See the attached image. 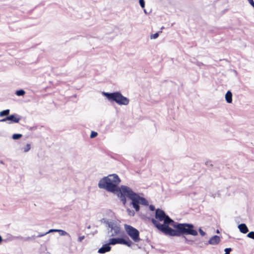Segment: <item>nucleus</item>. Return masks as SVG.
<instances>
[{
	"mask_svg": "<svg viewBox=\"0 0 254 254\" xmlns=\"http://www.w3.org/2000/svg\"><path fill=\"white\" fill-rule=\"evenodd\" d=\"M151 222L159 230L167 235L168 233L166 230L168 228L171 229L169 226L173 225L174 223L163 210L160 209L156 210L155 218L152 219Z\"/></svg>",
	"mask_w": 254,
	"mask_h": 254,
	"instance_id": "obj_1",
	"label": "nucleus"
},
{
	"mask_svg": "<svg viewBox=\"0 0 254 254\" xmlns=\"http://www.w3.org/2000/svg\"><path fill=\"white\" fill-rule=\"evenodd\" d=\"M120 182V179L117 175H109L100 180L98 187L110 192H118L120 190L118 185Z\"/></svg>",
	"mask_w": 254,
	"mask_h": 254,
	"instance_id": "obj_2",
	"label": "nucleus"
},
{
	"mask_svg": "<svg viewBox=\"0 0 254 254\" xmlns=\"http://www.w3.org/2000/svg\"><path fill=\"white\" fill-rule=\"evenodd\" d=\"M175 229L168 228L166 230L168 235L171 236H180L182 234L196 236L198 233L196 230L193 229V226L190 224L180 223L177 225H173Z\"/></svg>",
	"mask_w": 254,
	"mask_h": 254,
	"instance_id": "obj_3",
	"label": "nucleus"
},
{
	"mask_svg": "<svg viewBox=\"0 0 254 254\" xmlns=\"http://www.w3.org/2000/svg\"><path fill=\"white\" fill-rule=\"evenodd\" d=\"M103 94L111 101H115L119 105H127L129 103V100L123 96L120 92L112 93L104 92Z\"/></svg>",
	"mask_w": 254,
	"mask_h": 254,
	"instance_id": "obj_4",
	"label": "nucleus"
},
{
	"mask_svg": "<svg viewBox=\"0 0 254 254\" xmlns=\"http://www.w3.org/2000/svg\"><path fill=\"white\" fill-rule=\"evenodd\" d=\"M125 229L128 235L134 242H138L140 240L139 238V232L138 230L132 226L127 224L125 225Z\"/></svg>",
	"mask_w": 254,
	"mask_h": 254,
	"instance_id": "obj_5",
	"label": "nucleus"
},
{
	"mask_svg": "<svg viewBox=\"0 0 254 254\" xmlns=\"http://www.w3.org/2000/svg\"><path fill=\"white\" fill-rule=\"evenodd\" d=\"M117 244L126 245L130 247L132 245V242L127 238V240L123 238H112L109 240V244L114 245Z\"/></svg>",
	"mask_w": 254,
	"mask_h": 254,
	"instance_id": "obj_6",
	"label": "nucleus"
},
{
	"mask_svg": "<svg viewBox=\"0 0 254 254\" xmlns=\"http://www.w3.org/2000/svg\"><path fill=\"white\" fill-rule=\"evenodd\" d=\"M118 192H119L122 195L126 196L130 199L136 194L133 192L129 187L124 186H122L121 188H120V190Z\"/></svg>",
	"mask_w": 254,
	"mask_h": 254,
	"instance_id": "obj_7",
	"label": "nucleus"
},
{
	"mask_svg": "<svg viewBox=\"0 0 254 254\" xmlns=\"http://www.w3.org/2000/svg\"><path fill=\"white\" fill-rule=\"evenodd\" d=\"M20 118L18 117L17 115H11L8 116L4 119H1L0 121L2 122H6V121H11L10 123H17L19 122Z\"/></svg>",
	"mask_w": 254,
	"mask_h": 254,
	"instance_id": "obj_8",
	"label": "nucleus"
},
{
	"mask_svg": "<svg viewBox=\"0 0 254 254\" xmlns=\"http://www.w3.org/2000/svg\"><path fill=\"white\" fill-rule=\"evenodd\" d=\"M138 195L135 194L130 198L132 201L131 203L133 205V207L136 211H138L139 210V199H138Z\"/></svg>",
	"mask_w": 254,
	"mask_h": 254,
	"instance_id": "obj_9",
	"label": "nucleus"
},
{
	"mask_svg": "<svg viewBox=\"0 0 254 254\" xmlns=\"http://www.w3.org/2000/svg\"><path fill=\"white\" fill-rule=\"evenodd\" d=\"M110 245L109 243L104 245L100 249H99L98 253L100 254H104L106 252H109L111 249Z\"/></svg>",
	"mask_w": 254,
	"mask_h": 254,
	"instance_id": "obj_10",
	"label": "nucleus"
},
{
	"mask_svg": "<svg viewBox=\"0 0 254 254\" xmlns=\"http://www.w3.org/2000/svg\"><path fill=\"white\" fill-rule=\"evenodd\" d=\"M220 241V237L218 236H214L211 237L209 240V243L211 245H217L219 244Z\"/></svg>",
	"mask_w": 254,
	"mask_h": 254,
	"instance_id": "obj_11",
	"label": "nucleus"
},
{
	"mask_svg": "<svg viewBox=\"0 0 254 254\" xmlns=\"http://www.w3.org/2000/svg\"><path fill=\"white\" fill-rule=\"evenodd\" d=\"M241 232L246 234L248 232V228L245 224H241L238 226Z\"/></svg>",
	"mask_w": 254,
	"mask_h": 254,
	"instance_id": "obj_12",
	"label": "nucleus"
},
{
	"mask_svg": "<svg viewBox=\"0 0 254 254\" xmlns=\"http://www.w3.org/2000/svg\"><path fill=\"white\" fill-rule=\"evenodd\" d=\"M225 99L229 103H231L232 102V94L231 91H228L225 95Z\"/></svg>",
	"mask_w": 254,
	"mask_h": 254,
	"instance_id": "obj_13",
	"label": "nucleus"
},
{
	"mask_svg": "<svg viewBox=\"0 0 254 254\" xmlns=\"http://www.w3.org/2000/svg\"><path fill=\"white\" fill-rule=\"evenodd\" d=\"M138 199L139 201V204L147 205H148V202L146 199L143 197H140L138 195Z\"/></svg>",
	"mask_w": 254,
	"mask_h": 254,
	"instance_id": "obj_14",
	"label": "nucleus"
},
{
	"mask_svg": "<svg viewBox=\"0 0 254 254\" xmlns=\"http://www.w3.org/2000/svg\"><path fill=\"white\" fill-rule=\"evenodd\" d=\"M111 229L114 231V233L112 235V236L118 235L120 232V228L118 226L112 227Z\"/></svg>",
	"mask_w": 254,
	"mask_h": 254,
	"instance_id": "obj_15",
	"label": "nucleus"
},
{
	"mask_svg": "<svg viewBox=\"0 0 254 254\" xmlns=\"http://www.w3.org/2000/svg\"><path fill=\"white\" fill-rule=\"evenodd\" d=\"M10 111L9 109L3 110L0 112V117L7 116L9 115Z\"/></svg>",
	"mask_w": 254,
	"mask_h": 254,
	"instance_id": "obj_16",
	"label": "nucleus"
},
{
	"mask_svg": "<svg viewBox=\"0 0 254 254\" xmlns=\"http://www.w3.org/2000/svg\"><path fill=\"white\" fill-rule=\"evenodd\" d=\"M58 232L59 233V234L61 236H68L70 237L69 234L64 230H63L61 229H58Z\"/></svg>",
	"mask_w": 254,
	"mask_h": 254,
	"instance_id": "obj_17",
	"label": "nucleus"
},
{
	"mask_svg": "<svg viewBox=\"0 0 254 254\" xmlns=\"http://www.w3.org/2000/svg\"><path fill=\"white\" fill-rule=\"evenodd\" d=\"M25 92L22 89L16 91L15 93V94L18 96H23L25 94Z\"/></svg>",
	"mask_w": 254,
	"mask_h": 254,
	"instance_id": "obj_18",
	"label": "nucleus"
},
{
	"mask_svg": "<svg viewBox=\"0 0 254 254\" xmlns=\"http://www.w3.org/2000/svg\"><path fill=\"white\" fill-rule=\"evenodd\" d=\"M31 148L30 144H27L23 148V151L25 152H28Z\"/></svg>",
	"mask_w": 254,
	"mask_h": 254,
	"instance_id": "obj_19",
	"label": "nucleus"
},
{
	"mask_svg": "<svg viewBox=\"0 0 254 254\" xmlns=\"http://www.w3.org/2000/svg\"><path fill=\"white\" fill-rule=\"evenodd\" d=\"M22 136L21 134H14L12 135V138L13 139H18Z\"/></svg>",
	"mask_w": 254,
	"mask_h": 254,
	"instance_id": "obj_20",
	"label": "nucleus"
},
{
	"mask_svg": "<svg viewBox=\"0 0 254 254\" xmlns=\"http://www.w3.org/2000/svg\"><path fill=\"white\" fill-rule=\"evenodd\" d=\"M160 33H161L162 32H161V31H160ZM159 32H158V33H155V34H152V35L150 36V38H151V39H156V38H158V36H159Z\"/></svg>",
	"mask_w": 254,
	"mask_h": 254,
	"instance_id": "obj_21",
	"label": "nucleus"
},
{
	"mask_svg": "<svg viewBox=\"0 0 254 254\" xmlns=\"http://www.w3.org/2000/svg\"><path fill=\"white\" fill-rule=\"evenodd\" d=\"M97 135H98L97 132L93 131L91 132V133L90 134V138H94V137L97 136Z\"/></svg>",
	"mask_w": 254,
	"mask_h": 254,
	"instance_id": "obj_22",
	"label": "nucleus"
},
{
	"mask_svg": "<svg viewBox=\"0 0 254 254\" xmlns=\"http://www.w3.org/2000/svg\"><path fill=\"white\" fill-rule=\"evenodd\" d=\"M248 237L254 239V232H251L248 234Z\"/></svg>",
	"mask_w": 254,
	"mask_h": 254,
	"instance_id": "obj_23",
	"label": "nucleus"
},
{
	"mask_svg": "<svg viewBox=\"0 0 254 254\" xmlns=\"http://www.w3.org/2000/svg\"><path fill=\"white\" fill-rule=\"evenodd\" d=\"M139 3L142 8L145 7V2L144 0H139Z\"/></svg>",
	"mask_w": 254,
	"mask_h": 254,
	"instance_id": "obj_24",
	"label": "nucleus"
},
{
	"mask_svg": "<svg viewBox=\"0 0 254 254\" xmlns=\"http://www.w3.org/2000/svg\"><path fill=\"white\" fill-rule=\"evenodd\" d=\"M121 200L122 201V202H123V203L125 204L126 202V198L125 197V195H122L121 194Z\"/></svg>",
	"mask_w": 254,
	"mask_h": 254,
	"instance_id": "obj_25",
	"label": "nucleus"
},
{
	"mask_svg": "<svg viewBox=\"0 0 254 254\" xmlns=\"http://www.w3.org/2000/svg\"><path fill=\"white\" fill-rule=\"evenodd\" d=\"M58 229H50L48 232H46V234H48L51 232H58Z\"/></svg>",
	"mask_w": 254,
	"mask_h": 254,
	"instance_id": "obj_26",
	"label": "nucleus"
},
{
	"mask_svg": "<svg viewBox=\"0 0 254 254\" xmlns=\"http://www.w3.org/2000/svg\"><path fill=\"white\" fill-rule=\"evenodd\" d=\"M231 250H232L231 248L225 249V254H230V252L231 251Z\"/></svg>",
	"mask_w": 254,
	"mask_h": 254,
	"instance_id": "obj_27",
	"label": "nucleus"
},
{
	"mask_svg": "<svg viewBox=\"0 0 254 254\" xmlns=\"http://www.w3.org/2000/svg\"><path fill=\"white\" fill-rule=\"evenodd\" d=\"M84 239V236H80L78 238V241L79 242H81Z\"/></svg>",
	"mask_w": 254,
	"mask_h": 254,
	"instance_id": "obj_28",
	"label": "nucleus"
},
{
	"mask_svg": "<svg viewBox=\"0 0 254 254\" xmlns=\"http://www.w3.org/2000/svg\"><path fill=\"white\" fill-rule=\"evenodd\" d=\"M149 209L151 211H154L155 210V207L152 205H150L149 206Z\"/></svg>",
	"mask_w": 254,
	"mask_h": 254,
	"instance_id": "obj_29",
	"label": "nucleus"
},
{
	"mask_svg": "<svg viewBox=\"0 0 254 254\" xmlns=\"http://www.w3.org/2000/svg\"><path fill=\"white\" fill-rule=\"evenodd\" d=\"M250 3L254 7V1L253 0H248Z\"/></svg>",
	"mask_w": 254,
	"mask_h": 254,
	"instance_id": "obj_30",
	"label": "nucleus"
},
{
	"mask_svg": "<svg viewBox=\"0 0 254 254\" xmlns=\"http://www.w3.org/2000/svg\"><path fill=\"white\" fill-rule=\"evenodd\" d=\"M199 232H200V234H201L202 236H204V235L205 234V232H203L201 229H200V230H199Z\"/></svg>",
	"mask_w": 254,
	"mask_h": 254,
	"instance_id": "obj_31",
	"label": "nucleus"
},
{
	"mask_svg": "<svg viewBox=\"0 0 254 254\" xmlns=\"http://www.w3.org/2000/svg\"><path fill=\"white\" fill-rule=\"evenodd\" d=\"M46 234H46V233H44V234H39V237H43V236H45V235H46Z\"/></svg>",
	"mask_w": 254,
	"mask_h": 254,
	"instance_id": "obj_32",
	"label": "nucleus"
},
{
	"mask_svg": "<svg viewBox=\"0 0 254 254\" xmlns=\"http://www.w3.org/2000/svg\"><path fill=\"white\" fill-rule=\"evenodd\" d=\"M2 238L0 236V243L2 241Z\"/></svg>",
	"mask_w": 254,
	"mask_h": 254,
	"instance_id": "obj_33",
	"label": "nucleus"
}]
</instances>
